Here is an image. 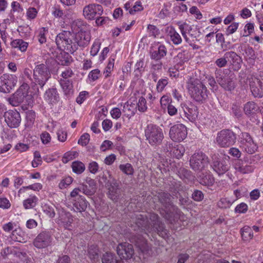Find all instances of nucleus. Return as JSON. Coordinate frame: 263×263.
Segmentation results:
<instances>
[{
  "mask_svg": "<svg viewBox=\"0 0 263 263\" xmlns=\"http://www.w3.org/2000/svg\"><path fill=\"white\" fill-rule=\"evenodd\" d=\"M90 41L89 33L86 31H79L75 33L68 31H63L59 33L55 39L58 48L71 54L74 53L78 47L84 48Z\"/></svg>",
  "mask_w": 263,
  "mask_h": 263,
  "instance_id": "f257e3e1",
  "label": "nucleus"
},
{
  "mask_svg": "<svg viewBox=\"0 0 263 263\" xmlns=\"http://www.w3.org/2000/svg\"><path fill=\"white\" fill-rule=\"evenodd\" d=\"M136 224L140 232L144 231L145 235H148V233L153 232L159 234L164 230V223L161 221L159 216L154 213L137 214Z\"/></svg>",
  "mask_w": 263,
  "mask_h": 263,
  "instance_id": "f03ea898",
  "label": "nucleus"
},
{
  "mask_svg": "<svg viewBox=\"0 0 263 263\" xmlns=\"http://www.w3.org/2000/svg\"><path fill=\"white\" fill-rule=\"evenodd\" d=\"M158 197L160 202L163 205L160 211L161 215L165 219L171 224L178 220L181 213L180 210L175 206L172 202L170 194L165 192L158 193Z\"/></svg>",
  "mask_w": 263,
  "mask_h": 263,
  "instance_id": "7ed1b4c3",
  "label": "nucleus"
},
{
  "mask_svg": "<svg viewBox=\"0 0 263 263\" xmlns=\"http://www.w3.org/2000/svg\"><path fill=\"white\" fill-rule=\"evenodd\" d=\"M51 77L48 67L41 64L35 66L33 70V79L31 86L37 95L40 93V88L43 90L44 86Z\"/></svg>",
  "mask_w": 263,
  "mask_h": 263,
  "instance_id": "20e7f679",
  "label": "nucleus"
},
{
  "mask_svg": "<svg viewBox=\"0 0 263 263\" xmlns=\"http://www.w3.org/2000/svg\"><path fill=\"white\" fill-rule=\"evenodd\" d=\"M191 97L197 102H202L207 97V89L205 85L198 79L190 78L186 85Z\"/></svg>",
  "mask_w": 263,
  "mask_h": 263,
  "instance_id": "39448f33",
  "label": "nucleus"
},
{
  "mask_svg": "<svg viewBox=\"0 0 263 263\" xmlns=\"http://www.w3.org/2000/svg\"><path fill=\"white\" fill-rule=\"evenodd\" d=\"M146 140L152 146H157L162 144L164 136L163 129L158 125L148 124L144 129Z\"/></svg>",
  "mask_w": 263,
  "mask_h": 263,
  "instance_id": "423d86ee",
  "label": "nucleus"
},
{
  "mask_svg": "<svg viewBox=\"0 0 263 263\" xmlns=\"http://www.w3.org/2000/svg\"><path fill=\"white\" fill-rule=\"evenodd\" d=\"M236 135L231 130L223 129L218 133L216 139V143L221 147H228L236 142Z\"/></svg>",
  "mask_w": 263,
  "mask_h": 263,
  "instance_id": "0eeeda50",
  "label": "nucleus"
},
{
  "mask_svg": "<svg viewBox=\"0 0 263 263\" xmlns=\"http://www.w3.org/2000/svg\"><path fill=\"white\" fill-rule=\"evenodd\" d=\"M209 162L208 157L202 152H198L191 157L190 165L194 171L200 172L208 166Z\"/></svg>",
  "mask_w": 263,
  "mask_h": 263,
  "instance_id": "6e6552de",
  "label": "nucleus"
},
{
  "mask_svg": "<svg viewBox=\"0 0 263 263\" xmlns=\"http://www.w3.org/2000/svg\"><path fill=\"white\" fill-rule=\"evenodd\" d=\"M29 88L27 83H23L13 96L8 99L9 103L13 106H17L24 101L25 98L31 100V96L27 94Z\"/></svg>",
  "mask_w": 263,
  "mask_h": 263,
  "instance_id": "1a4fd4ad",
  "label": "nucleus"
},
{
  "mask_svg": "<svg viewBox=\"0 0 263 263\" xmlns=\"http://www.w3.org/2000/svg\"><path fill=\"white\" fill-rule=\"evenodd\" d=\"M17 82V77L12 74L5 73L0 77V91L9 93L14 88Z\"/></svg>",
  "mask_w": 263,
  "mask_h": 263,
  "instance_id": "9d476101",
  "label": "nucleus"
},
{
  "mask_svg": "<svg viewBox=\"0 0 263 263\" xmlns=\"http://www.w3.org/2000/svg\"><path fill=\"white\" fill-rule=\"evenodd\" d=\"M187 134V128L183 124H176L170 127L169 136L174 142H180L184 140Z\"/></svg>",
  "mask_w": 263,
  "mask_h": 263,
  "instance_id": "9b49d317",
  "label": "nucleus"
},
{
  "mask_svg": "<svg viewBox=\"0 0 263 263\" xmlns=\"http://www.w3.org/2000/svg\"><path fill=\"white\" fill-rule=\"evenodd\" d=\"M240 147L249 154H253L256 151L257 147L252 138L248 133H241L239 136Z\"/></svg>",
  "mask_w": 263,
  "mask_h": 263,
  "instance_id": "f8f14e48",
  "label": "nucleus"
},
{
  "mask_svg": "<svg viewBox=\"0 0 263 263\" xmlns=\"http://www.w3.org/2000/svg\"><path fill=\"white\" fill-rule=\"evenodd\" d=\"M103 12L101 5L97 4H90L83 8V14L88 20H93L98 16H101Z\"/></svg>",
  "mask_w": 263,
  "mask_h": 263,
  "instance_id": "ddd939ff",
  "label": "nucleus"
},
{
  "mask_svg": "<svg viewBox=\"0 0 263 263\" xmlns=\"http://www.w3.org/2000/svg\"><path fill=\"white\" fill-rule=\"evenodd\" d=\"M5 121L11 128L18 127L21 122L20 114L16 110H9L4 114Z\"/></svg>",
  "mask_w": 263,
  "mask_h": 263,
  "instance_id": "4468645a",
  "label": "nucleus"
},
{
  "mask_svg": "<svg viewBox=\"0 0 263 263\" xmlns=\"http://www.w3.org/2000/svg\"><path fill=\"white\" fill-rule=\"evenodd\" d=\"M116 250L118 255L121 259H130L134 254L133 245L127 242L119 243Z\"/></svg>",
  "mask_w": 263,
  "mask_h": 263,
  "instance_id": "2eb2a0df",
  "label": "nucleus"
},
{
  "mask_svg": "<svg viewBox=\"0 0 263 263\" xmlns=\"http://www.w3.org/2000/svg\"><path fill=\"white\" fill-rule=\"evenodd\" d=\"M51 237L48 232H43L37 235L34 239L33 243L38 249H43L50 246Z\"/></svg>",
  "mask_w": 263,
  "mask_h": 263,
  "instance_id": "dca6fc26",
  "label": "nucleus"
},
{
  "mask_svg": "<svg viewBox=\"0 0 263 263\" xmlns=\"http://www.w3.org/2000/svg\"><path fill=\"white\" fill-rule=\"evenodd\" d=\"M250 88L254 97L261 98L263 97V82L259 79L252 78L250 81Z\"/></svg>",
  "mask_w": 263,
  "mask_h": 263,
  "instance_id": "f3484780",
  "label": "nucleus"
},
{
  "mask_svg": "<svg viewBox=\"0 0 263 263\" xmlns=\"http://www.w3.org/2000/svg\"><path fill=\"white\" fill-rule=\"evenodd\" d=\"M130 241L135 243V245L143 253H148L149 247L147 244L146 238L143 235L136 233L130 238Z\"/></svg>",
  "mask_w": 263,
  "mask_h": 263,
  "instance_id": "a211bd4d",
  "label": "nucleus"
},
{
  "mask_svg": "<svg viewBox=\"0 0 263 263\" xmlns=\"http://www.w3.org/2000/svg\"><path fill=\"white\" fill-rule=\"evenodd\" d=\"M216 80L218 84L226 90L231 91L235 88V83L231 76L219 74L216 76Z\"/></svg>",
  "mask_w": 263,
  "mask_h": 263,
  "instance_id": "6ab92c4d",
  "label": "nucleus"
},
{
  "mask_svg": "<svg viewBox=\"0 0 263 263\" xmlns=\"http://www.w3.org/2000/svg\"><path fill=\"white\" fill-rule=\"evenodd\" d=\"M182 109L185 117H186L187 119L191 122L195 121L198 115L197 106L192 104H189V105L184 104L182 105Z\"/></svg>",
  "mask_w": 263,
  "mask_h": 263,
  "instance_id": "aec40b11",
  "label": "nucleus"
},
{
  "mask_svg": "<svg viewBox=\"0 0 263 263\" xmlns=\"http://www.w3.org/2000/svg\"><path fill=\"white\" fill-rule=\"evenodd\" d=\"M108 197L111 200L115 202H117L121 196V191L119 187V183L113 181L109 183L108 185Z\"/></svg>",
  "mask_w": 263,
  "mask_h": 263,
  "instance_id": "412c9836",
  "label": "nucleus"
},
{
  "mask_svg": "<svg viewBox=\"0 0 263 263\" xmlns=\"http://www.w3.org/2000/svg\"><path fill=\"white\" fill-rule=\"evenodd\" d=\"M224 57L233 65L235 70H238L241 67L242 62L241 58L234 51L227 52L224 54Z\"/></svg>",
  "mask_w": 263,
  "mask_h": 263,
  "instance_id": "4be33fe9",
  "label": "nucleus"
},
{
  "mask_svg": "<svg viewBox=\"0 0 263 263\" xmlns=\"http://www.w3.org/2000/svg\"><path fill=\"white\" fill-rule=\"evenodd\" d=\"M167 48L163 44H157V47L150 50L151 59L152 60H161L167 54Z\"/></svg>",
  "mask_w": 263,
  "mask_h": 263,
  "instance_id": "5701e85b",
  "label": "nucleus"
},
{
  "mask_svg": "<svg viewBox=\"0 0 263 263\" xmlns=\"http://www.w3.org/2000/svg\"><path fill=\"white\" fill-rule=\"evenodd\" d=\"M235 169L242 174H247L252 172L254 170V166L248 162L238 159L234 165Z\"/></svg>",
  "mask_w": 263,
  "mask_h": 263,
  "instance_id": "b1692460",
  "label": "nucleus"
},
{
  "mask_svg": "<svg viewBox=\"0 0 263 263\" xmlns=\"http://www.w3.org/2000/svg\"><path fill=\"white\" fill-rule=\"evenodd\" d=\"M44 99L49 103L54 104L59 100V94L56 88H50L44 93Z\"/></svg>",
  "mask_w": 263,
  "mask_h": 263,
  "instance_id": "393cba45",
  "label": "nucleus"
},
{
  "mask_svg": "<svg viewBox=\"0 0 263 263\" xmlns=\"http://www.w3.org/2000/svg\"><path fill=\"white\" fill-rule=\"evenodd\" d=\"M214 171L219 175H223L229 170V165L224 160H215L212 164Z\"/></svg>",
  "mask_w": 263,
  "mask_h": 263,
  "instance_id": "a878e982",
  "label": "nucleus"
},
{
  "mask_svg": "<svg viewBox=\"0 0 263 263\" xmlns=\"http://www.w3.org/2000/svg\"><path fill=\"white\" fill-rule=\"evenodd\" d=\"M59 82L65 96L70 97L73 93V86L72 80L59 79Z\"/></svg>",
  "mask_w": 263,
  "mask_h": 263,
  "instance_id": "bb28decb",
  "label": "nucleus"
},
{
  "mask_svg": "<svg viewBox=\"0 0 263 263\" xmlns=\"http://www.w3.org/2000/svg\"><path fill=\"white\" fill-rule=\"evenodd\" d=\"M198 178L199 183L204 186H212L215 182L213 175L209 172L201 173Z\"/></svg>",
  "mask_w": 263,
  "mask_h": 263,
  "instance_id": "cd10ccee",
  "label": "nucleus"
},
{
  "mask_svg": "<svg viewBox=\"0 0 263 263\" xmlns=\"http://www.w3.org/2000/svg\"><path fill=\"white\" fill-rule=\"evenodd\" d=\"M243 110L245 114L248 116L254 115L260 111L259 106L253 101L245 104Z\"/></svg>",
  "mask_w": 263,
  "mask_h": 263,
  "instance_id": "c85d7f7f",
  "label": "nucleus"
},
{
  "mask_svg": "<svg viewBox=\"0 0 263 263\" xmlns=\"http://www.w3.org/2000/svg\"><path fill=\"white\" fill-rule=\"evenodd\" d=\"M87 202L84 197L80 196L73 203L74 211L79 212H82L85 211L87 206Z\"/></svg>",
  "mask_w": 263,
  "mask_h": 263,
  "instance_id": "c756f323",
  "label": "nucleus"
},
{
  "mask_svg": "<svg viewBox=\"0 0 263 263\" xmlns=\"http://www.w3.org/2000/svg\"><path fill=\"white\" fill-rule=\"evenodd\" d=\"M180 32L184 39L185 41L189 44H191L192 42L187 36L186 33H190L191 31L192 30V27L189 24L186 23H179L178 24Z\"/></svg>",
  "mask_w": 263,
  "mask_h": 263,
  "instance_id": "7c9ffc66",
  "label": "nucleus"
},
{
  "mask_svg": "<svg viewBox=\"0 0 263 263\" xmlns=\"http://www.w3.org/2000/svg\"><path fill=\"white\" fill-rule=\"evenodd\" d=\"M240 234L242 240L245 241H249L253 237V232L252 228L247 226L241 229Z\"/></svg>",
  "mask_w": 263,
  "mask_h": 263,
  "instance_id": "2f4dec72",
  "label": "nucleus"
},
{
  "mask_svg": "<svg viewBox=\"0 0 263 263\" xmlns=\"http://www.w3.org/2000/svg\"><path fill=\"white\" fill-rule=\"evenodd\" d=\"M38 202V198L35 195H30L24 200L23 205L25 209H32L36 206Z\"/></svg>",
  "mask_w": 263,
  "mask_h": 263,
  "instance_id": "473e14b6",
  "label": "nucleus"
},
{
  "mask_svg": "<svg viewBox=\"0 0 263 263\" xmlns=\"http://www.w3.org/2000/svg\"><path fill=\"white\" fill-rule=\"evenodd\" d=\"M12 48H18L22 52L26 51L28 46V43L21 39H16L11 42Z\"/></svg>",
  "mask_w": 263,
  "mask_h": 263,
  "instance_id": "72a5a7b5",
  "label": "nucleus"
},
{
  "mask_svg": "<svg viewBox=\"0 0 263 263\" xmlns=\"http://www.w3.org/2000/svg\"><path fill=\"white\" fill-rule=\"evenodd\" d=\"M72 171L77 174H82L85 170L84 164L79 161H76L72 163Z\"/></svg>",
  "mask_w": 263,
  "mask_h": 263,
  "instance_id": "f704fd0d",
  "label": "nucleus"
},
{
  "mask_svg": "<svg viewBox=\"0 0 263 263\" xmlns=\"http://www.w3.org/2000/svg\"><path fill=\"white\" fill-rule=\"evenodd\" d=\"M169 35L172 42L175 45H179L182 42V39L180 35L175 30L174 28H171L169 31Z\"/></svg>",
  "mask_w": 263,
  "mask_h": 263,
  "instance_id": "c9c22d12",
  "label": "nucleus"
},
{
  "mask_svg": "<svg viewBox=\"0 0 263 263\" xmlns=\"http://www.w3.org/2000/svg\"><path fill=\"white\" fill-rule=\"evenodd\" d=\"M36 114L33 110H28L26 111V125L27 126H31L35 121Z\"/></svg>",
  "mask_w": 263,
  "mask_h": 263,
  "instance_id": "e433bc0d",
  "label": "nucleus"
},
{
  "mask_svg": "<svg viewBox=\"0 0 263 263\" xmlns=\"http://www.w3.org/2000/svg\"><path fill=\"white\" fill-rule=\"evenodd\" d=\"M78 156V153L76 151H68L65 153L62 159V162L66 164L69 161L76 158Z\"/></svg>",
  "mask_w": 263,
  "mask_h": 263,
  "instance_id": "4c0bfd02",
  "label": "nucleus"
},
{
  "mask_svg": "<svg viewBox=\"0 0 263 263\" xmlns=\"http://www.w3.org/2000/svg\"><path fill=\"white\" fill-rule=\"evenodd\" d=\"M117 261L115 255L111 253H105L102 257V263H117Z\"/></svg>",
  "mask_w": 263,
  "mask_h": 263,
  "instance_id": "58836bf2",
  "label": "nucleus"
},
{
  "mask_svg": "<svg viewBox=\"0 0 263 263\" xmlns=\"http://www.w3.org/2000/svg\"><path fill=\"white\" fill-rule=\"evenodd\" d=\"M119 168L123 173L127 175H133L134 172L133 166L128 163L120 164Z\"/></svg>",
  "mask_w": 263,
  "mask_h": 263,
  "instance_id": "ea45409f",
  "label": "nucleus"
},
{
  "mask_svg": "<svg viewBox=\"0 0 263 263\" xmlns=\"http://www.w3.org/2000/svg\"><path fill=\"white\" fill-rule=\"evenodd\" d=\"M233 202L234 201L227 198H222L218 201L217 206L221 209H227L230 208Z\"/></svg>",
  "mask_w": 263,
  "mask_h": 263,
  "instance_id": "a19ab883",
  "label": "nucleus"
},
{
  "mask_svg": "<svg viewBox=\"0 0 263 263\" xmlns=\"http://www.w3.org/2000/svg\"><path fill=\"white\" fill-rule=\"evenodd\" d=\"M174 156L178 159L181 158L185 152V148L181 144L177 145L173 148Z\"/></svg>",
  "mask_w": 263,
  "mask_h": 263,
  "instance_id": "79ce46f5",
  "label": "nucleus"
},
{
  "mask_svg": "<svg viewBox=\"0 0 263 263\" xmlns=\"http://www.w3.org/2000/svg\"><path fill=\"white\" fill-rule=\"evenodd\" d=\"M42 185L40 183H36L27 186H23L18 191V193H21L25 192L27 189L32 190L34 191H39L42 189Z\"/></svg>",
  "mask_w": 263,
  "mask_h": 263,
  "instance_id": "37998d69",
  "label": "nucleus"
},
{
  "mask_svg": "<svg viewBox=\"0 0 263 263\" xmlns=\"http://www.w3.org/2000/svg\"><path fill=\"white\" fill-rule=\"evenodd\" d=\"M98 249L95 246H91L88 250V253L89 258L91 259H95L98 258Z\"/></svg>",
  "mask_w": 263,
  "mask_h": 263,
  "instance_id": "c03bdc74",
  "label": "nucleus"
},
{
  "mask_svg": "<svg viewBox=\"0 0 263 263\" xmlns=\"http://www.w3.org/2000/svg\"><path fill=\"white\" fill-rule=\"evenodd\" d=\"M73 181L71 177L67 176L62 179L59 184V187L60 189H64L67 187Z\"/></svg>",
  "mask_w": 263,
  "mask_h": 263,
  "instance_id": "a18cd8bd",
  "label": "nucleus"
},
{
  "mask_svg": "<svg viewBox=\"0 0 263 263\" xmlns=\"http://www.w3.org/2000/svg\"><path fill=\"white\" fill-rule=\"evenodd\" d=\"M138 109L140 112H144L146 111L147 109V104L146 99L143 97H141L137 104Z\"/></svg>",
  "mask_w": 263,
  "mask_h": 263,
  "instance_id": "49530a36",
  "label": "nucleus"
},
{
  "mask_svg": "<svg viewBox=\"0 0 263 263\" xmlns=\"http://www.w3.org/2000/svg\"><path fill=\"white\" fill-rule=\"evenodd\" d=\"M32 70L28 68H25L23 69V72L21 75V78L24 79V81H26L27 83V79L32 82V79L31 78Z\"/></svg>",
  "mask_w": 263,
  "mask_h": 263,
  "instance_id": "de8ad7c7",
  "label": "nucleus"
},
{
  "mask_svg": "<svg viewBox=\"0 0 263 263\" xmlns=\"http://www.w3.org/2000/svg\"><path fill=\"white\" fill-rule=\"evenodd\" d=\"M74 75V72L70 68H66L64 71H62L61 74V78L60 79H64V80H71L70 79Z\"/></svg>",
  "mask_w": 263,
  "mask_h": 263,
  "instance_id": "09e8293b",
  "label": "nucleus"
},
{
  "mask_svg": "<svg viewBox=\"0 0 263 263\" xmlns=\"http://www.w3.org/2000/svg\"><path fill=\"white\" fill-rule=\"evenodd\" d=\"M176 61L180 64L187 61V52L185 50H182L179 52L176 57Z\"/></svg>",
  "mask_w": 263,
  "mask_h": 263,
  "instance_id": "8fccbe9b",
  "label": "nucleus"
},
{
  "mask_svg": "<svg viewBox=\"0 0 263 263\" xmlns=\"http://www.w3.org/2000/svg\"><path fill=\"white\" fill-rule=\"evenodd\" d=\"M100 70L95 69L92 70L88 74V78L92 81H95L101 77Z\"/></svg>",
  "mask_w": 263,
  "mask_h": 263,
  "instance_id": "3c124183",
  "label": "nucleus"
},
{
  "mask_svg": "<svg viewBox=\"0 0 263 263\" xmlns=\"http://www.w3.org/2000/svg\"><path fill=\"white\" fill-rule=\"evenodd\" d=\"M168 84L167 78L160 79L157 84L156 89L158 92H162Z\"/></svg>",
  "mask_w": 263,
  "mask_h": 263,
  "instance_id": "603ef678",
  "label": "nucleus"
},
{
  "mask_svg": "<svg viewBox=\"0 0 263 263\" xmlns=\"http://www.w3.org/2000/svg\"><path fill=\"white\" fill-rule=\"evenodd\" d=\"M192 198L194 200L199 202L203 199L204 195L201 191L195 190L192 195Z\"/></svg>",
  "mask_w": 263,
  "mask_h": 263,
  "instance_id": "864d4df0",
  "label": "nucleus"
},
{
  "mask_svg": "<svg viewBox=\"0 0 263 263\" xmlns=\"http://www.w3.org/2000/svg\"><path fill=\"white\" fill-rule=\"evenodd\" d=\"M101 46V43L99 40H96L93 44L91 50L90 54L92 56H95L98 53Z\"/></svg>",
  "mask_w": 263,
  "mask_h": 263,
  "instance_id": "5fc2aeb1",
  "label": "nucleus"
},
{
  "mask_svg": "<svg viewBox=\"0 0 263 263\" xmlns=\"http://www.w3.org/2000/svg\"><path fill=\"white\" fill-rule=\"evenodd\" d=\"M47 31V30H46L45 28H42L39 31V34L37 35L38 41L41 44L46 42L45 34Z\"/></svg>",
  "mask_w": 263,
  "mask_h": 263,
  "instance_id": "6e6d98bb",
  "label": "nucleus"
},
{
  "mask_svg": "<svg viewBox=\"0 0 263 263\" xmlns=\"http://www.w3.org/2000/svg\"><path fill=\"white\" fill-rule=\"evenodd\" d=\"M147 29L149 35L152 36L154 37H156L160 33L159 29L156 27V26L153 25H148L147 26Z\"/></svg>",
  "mask_w": 263,
  "mask_h": 263,
  "instance_id": "4d7b16f0",
  "label": "nucleus"
},
{
  "mask_svg": "<svg viewBox=\"0 0 263 263\" xmlns=\"http://www.w3.org/2000/svg\"><path fill=\"white\" fill-rule=\"evenodd\" d=\"M90 136L87 133L82 135L78 140V143L82 146H86L89 141Z\"/></svg>",
  "mask_w": 263,
  "mask_h": 263,
  "instance_id": "13d9d810",
  "label": "nucleus"
},
{
  "mask_svg": "<svg viewBox=\"0 0 263 263\" xmlns=\"http://www.w3.org/2000/svg\"><path fill=\"white\" fill-rule=\"evenodd\" d=\"M115 63V59L114 58H110L109 59L108 63L105 68V72L106 74L105 75V77H107L109 76V74L110 73L111 71L112 70L114 66Z\"/></svg>",
  "mask_w": 263,
  "mask_h": 263,
  "instance_id": "bf43d9fd",
  "label": "nucleus"
},
{
  "mask_svg": "<svg viewBox=\"0 0 263 263\" xmlns=\"http://www.w3.org/2000/svg\"><path fill=\"white\" fill-rule=\"evenodd\" d=\"M69 52H64L63 59L60 60L61 64L62 65H68L71 62V57L69 54Z\"/></svg>",
  "mask_w": 263,
  "mask_h": 263,
  "instance_id": "052dcab7",
  "label": "nucleus"
},
{
  "mask_svg": "<svg viewBox=\"0 0 263 263\" xmlns=\"http://www.w3.org/2000/svg\"><path fill=\"white\" fill-rule=\"evenodd\" d=\"M154 62H152L151 64V69L152 70H159L162 69V63L160 61V60H154Z\"/></svg>",
  "mask_w": 263,
  "mask_h": 263,
  "instance_id": "680f3d73",
  "label": "nucleus"
},
{
  "mask_svg": "<svg viewBox=\"0 0 263 263\" xmlns=\"http://www.w3.org/2000/svg\"><path fill=\"white\" fill-rule=\"evenodd\" d=\"M15 226V224L14 223L12 222H9L8 223H7L6 224H4L3 226V230L6 232H12V233L14 232L15 230H14V227Z\"/></svg>",
  "mask_w": 263,
  "mask_h": 263,
  "instance_id": "e2e57ef3",
  "label": "nucleus"
},
{
  "mask_svg": "<svg viewBox=\"0 0 263 263\" xmlns=\"http://www.w3.org/2000/svg\"><path fill=\"white\" fill-rule=\"evenodd\" d=\"M143 8L140 2H136L133 8L130 9L129 13L130 14H134L136 12L142 11Z\"/></svg>",
  "mask_w": 263,
  "mask_h": 263,
  "instance_id": "0e129e2a",
  "label": "nucleus"
},
{
  "mask_svg": "<svg viewBox=\"0 0 263 263\" xmlns=\"http://www.w3.org/2000/svg\"><path fill=\"white\" fill-rule=\"evenodd\" d=\"M37 11L35 8L30 7L27 11V16L28 19L32 20L35 18Z\"/></svg>",
  "mask_w": 263,
  "mask_h": 263,
  "instance_id": "69168bd1",
  "label": "nucleus"
},
{
  "mask_svg": "<svg viewBox=\"0 0 263 263\" xmlns=\"http://www.w3.org/2000/svg\"><path fill=\"white\" fill-rule=\"evenodd\" d=\"M248 210V205L245 203H241L237 205L235 208V211L236 213H245Z\"/></svg>",
  "mask_w": 263,
  "mask_h": 263,
  "instance_id": "338daca9",
  "label": "nucleus"
},
{
  "mask_svg": "<svg viewBox=\"0 0 263 263\" xmlns=\"http://www.w3.org/2000/svg\"><path fill=\"white\" fill-rule=\"evenodd\" d=\"M238 27V23H233L232 24H231L227 29L226 30V34L227 35H229L235 32L236 30L237 29Z\"/></svg>",
  "mask_w": 263,
  "mask_h": 263,
  "instance_id": "774afa93",
  "label": "nucleus"
}]
</instances>
